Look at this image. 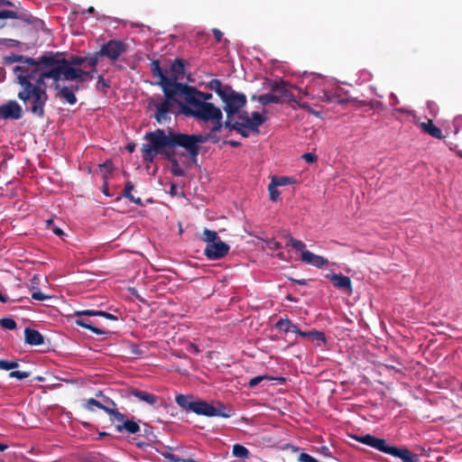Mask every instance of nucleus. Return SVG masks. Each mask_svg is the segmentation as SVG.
Returning <instances> with one entry per match:
<instances>
[{
    "instance_id": "nucleus-24",
    "label": "nucleus",
    "mask_w": 462,
    "mask_h": 462,
    "mask_svg": "<svg viewBox=\"0 0 462 462\" xmlns=\"http://www.w3.org/2000/svg\"><path fill=\"white\" fill-rule=\"evenodd\" d=\"M253 100H257L263 106H267L270 104H280L282 101L274 95L273 93L263 94L260 96H253Z\"/></svg>"
},
{
    "instance_id": "nucleus-21",
    "label": "nucleus",
    "mask_w": 462,
    "mask_h": 462,
    "mask_svg": "<svg viewBox=\"0 0 462 462\" xmlns=\"http://www.w3.org/2000/svg\"><path fill=\"white\" fill-rule=\"evenodd\" d=\"M185 73L184 61L181 59H175L171 66V76L168 78H176V82L182 79Z\"/></svg>"
},
{
    "instance_id": "nucleus-45",
    "label": "nucleus",
    "mask_w": 462,
    "mask_h": 462,
    "mask_svg": "<svg viewBox=\"0 0 462 462\" xmlns=\"http://www.w3.org/2000/svg\"><path fill=\"white\" fill-rule=\"evenodd\" d=\"M454 134H457L462 129V115L457 116L453 120Z\"/></svg>"
},
{
    "instance_id": "nucleus-4",
    "label": "nucleus",
    "mask_w": 462,
    "mask_h": 462,
    "mask_svg": "<svg viewBox=\"0 0 462 462\" xmlns=\"http://www.w3.org/2000/svg\"><path fill=\"white\" fill-rule=\"evenodd\" d=\"M20 85L22 90L17 96L25 105L26 110L38 118H43L45 116L44 106L48 100V94L42 88L44 84H32L21 77Z\"/></svg>"
},
{
    "instance_id": "nucleus-25",
    "label": "nucleus",
    "mask_w": 462,
    "mask_h": 462,
    "mask_svg": "<svg viewBox=\"0 0 462 462\" xmlns=\"http://www.w3.org/2000/svg\"><path fill=\"white\" fill-rule=\"evenodd\" d=\"M276 327L285 333L293 332L299 334L300 336V333H302V331L298 329L297 327L289 319L279 320L276 324Z\"/></svg>"
},
{
    "instance_id": "nucleus-5",
    "label": "nucleus",
    "mask_w": 462,
    "mask_h": 462,
    "mask_svg": "<svg viewBox=\"0 0 462 462\" xmlns=\"http://www.w3.org/2000/svg\"><path fill=\"white\" fill-rule=\"evenodd\" d=\"M162 91L164 98L162 102L154 104V107L156 108L154 118L159 124H163L170 120L169 114L173 112L172 107L174 105L179 106L181 114L183 106H187L184 99L182 84L171 85V87L165 86Z\"/></svg>"
},
{
    "instance_id": "nucleus-57",
    "label": "nucleus",
    "mask_w": 462,
    "mask_h": 462,
    "mask_svg": "<svg viewBox=\"0 0 462 462\" xmlns=\"http://www.w3.org/2000/svg\"><path fill=\"white\" fill-rule=\"evenodd\" d=\"M224 143L228 144V145H230L231 147H234V148L240 147L242 145L240 142L234 141V140L225 141Z\"/></svg>"
},
{
    "instance_id": "nucleus-30",
    "label": "nucleus",
    "mask_w": 462,
    "mask_h": 462,
    "mask_svg": "<svg viewBox=\"0 0 462 462\" xmlns=\"http://www.w3.org/2000/svg\"><path fill=\"white\" fill-rule=\"evenodd\" d=\"M116 430L118 431H122L123 430H125L130 433H136L139 431L140 427L136 422L127 420L124 421L123 424L117 425Z\"/></svg>"
},
{
    "instance_id": "nucleus-42",
    "label": "nucleus",
    "mask_w": 462,
    "mask_h": 462,
    "mask_svg": "<svg viewBox=\"0 0 462 462\" xmlns=\"http://www.w3.org/2000/svg\"><path fill=\"white\" fill-rule=\"evenodd\" d=\"M0 324L3 328L7 329H14L16 328L15 321L9 318L0 319Z\"/></svg>"
},
{
    "instance_id": "nucleus-33",
    "label": "nucleus",
    "mask_w": 462,
    "mask_h": 462,
    "mask_svg": "<svg viewBox=\"0 0 462 462\" xmlns=\"http://www.w3.org/2000/svg\"><path fill=\"white\" fill-rule=\"evenodd\" d=\"M76 315L77 316H81V315H86V316H102V317H105V318L112 319V320H116L117 319L116 316H114V315H112L110 313H107V312H104V311H94V310L77 311Z\"/></svg>"
},
{
    "instance_id": "nucleus-20",
    "label": "nucleus",
    "mask_w": 462,
    "mask_h": 462,
    "mask_svg": "<svg viewBox=\"0 0 462 462\" xmlns=\"http://www.w3.org/2000/svg\"><path fill=\"white\" fill-rule=\"evenodd\" d=\"M326 277L332 282L333 286L339 289H351V280L348 276L341 273L327 274Z\"/></svg>"
},
{
    "instance_id": "nucleus-58",
    "label": "nucleus",
    "mask_w": 462,
    "mask_h": 462,
    "mask_svg": "<svg viewBox=\"0 0 462 462\" xmlns=\"http://www.w3.org/2000/svg\"><path fill=\"white\" fill-rule=\"evenodd\" d=\"M94 73L92 71V69L90 71H86L84 70V73H82V79H79L80 80H84V77L88 79H94Z\"/></svg>"
},
{
    "instance_id": "nucleus-35",
    "label": "nucleus",
    "mask_w": 462,
    "mask_h": 462,
    "mask_svg": "<svg viewBox=\"0 0 462 462\" xmlns=\"http://www.w3.org/2000/svg\"><path fill=\"white\" fill-rule=\"evenodd\" d=\"M32 298L36 300H51L52 303H56L58 301L57 297H55L53 295L43 293L41 291H35L32 294Z\"/></svg>"
},
{
    "instance_id": "nucleus-41",
    "label": "nucleus",
    "mask_w": 462,
    "mask_h": 462,
    "mask_svg": "<svg viewBox=\"0 0 462 462\" xmlns=\"http://www.w3.org/2000/svg\"><path fill=\"white\" fill-rule=\"evenodd\" d=\"M76 323H77L79 326H81V327H84V328H86L90 329L91 331H93V332H94V333H96V334L103 335V334H105V333H106L105 331H103V330H101V329H99V328H96V327H94V326H92V325H90V324H88V323H86L85 321H83V320H81V319L77 320V321H76Z\"/></svg>"
},
{
    "instance_id": "nucleus-19",
    "label": "nucleus",
    "mask_w": 462,
    "mask_h": 462,
    "mask_svg": "<svg viewBox=\"0 0 462 462\" xmlns=\"http://www.w3.org/2000/svg\"><path fill=\"white\" fill-rule=\"evenodd\" d=\"M14 72L17 77L19 84L21 77H23L25 79H27L28 82H32V80L36 82V79L40 76V70H36V67L29 70L24 69L23 67L16 66L14 69Z\"/></svg>"
},
{
    "instance_id": "nucleus-18",
    "label": "nucleus",
    "mask_w": 462,
    "mask_h": 462,
    "mask_svg": "<svg viewBox=\"0 0 462 462\" xmlns=\"http://www.w3.org/2000/svg\"><path fill=\"white\" fill-rule=\"evenodd\" d=\"M421 131L436 139L442 140L445 138L442 131L439 127L436 126L431 119H428L427 122H421L420 124Z\"/></svg>"
},
{
    "instance_id": "nucleus-64",
    "label": "nucleus",
    "mask_w": 462,
    "mask_h": 462,
    "mask_svg": "<svg viewBox=\"0 0 462 462\" xmlns=\"http://www.w3.org/2000/svg\"><path fill=\"white\" fill-rule=\"evenodd\" d=\"M166 457L172 461H180V460L179 457H176L174 455H171V454H168Z\"/></svg>"
},
{
    "instance_id": "nucleus-60",
    "label": "nucleus",
    "mask_w": 462,
    "mask_h": 462,
    "mask_svg": "<svg viewBox=\"0 0 462 462\" xmlns=\"http://www.w3.org/2000/svg\"><path fill=\"white\" fill-rule=\"evenodd\" d=\"M41 277L39 276H33L32 279V289H35V287L37 285H39V281H40Z\"/></svg>"
},
{
    "instance_id": "nucleus-26",
    "label": "nucleus",
    "mask_w": 462,
    "mask_h": 462,
    "mask_svg": "<svg viewBox=\"0 0 462 462\" xmlns=\"http://www.w3.org/2000/svg\"><path fill=\"white\" fill-rule=\"evenodd\" d=\"M223 128L228 130L229 132L235 131L240 134V132H243L239 125L235 120V115L226 114V120L223 122Z\"/></svg>"
},
{
    "instance_id": "nucleus-34",
    "label": "nucleus",
    "mask_w": 462,
    "mask_h": 462,
    "mask_svg": "<svg viewBox=\"0 0 462 462\" xmlns=\"http://www.w3.org/2000/svg\"><path fill=\"white\" fill-rule=\"evenodd\" d=\"M233 455L237 458L246 459L249 456V451L245 447L240 444H236L233 447Z\"/></svg>"
},
{
    "instance_id": "nucleus-16",
    "label": "nucleus",
    "mask_w": 462,
    "mask_h": 462,
    "mask_svg": "<svg viewBox=\"0 0 462 462\" xmlns=\"http://www.w3.org/2000/svg\"><path fill=\"white\" fill-rule=\"evenodd\" d=\"M300 260L302 263L315 266L317 268H322L328 263L327 258L321 255L315 254L310 251L303 252L302 254L300 255Z\"/></svg>"
},
{
    "instance_id": "nucleus-40",
    "label": "nucleus",
    "mask_w": 462,
    "mask_h": 462,
    "mask_svg": "<svg viewBox=\"0 0 462 462\" xmlns=\"http://www.w3.org/2000/svg\"><path fill=\"white\" fill-rule=\"evenodd\" d=\"M300 336L303 337H311L312 339L321 340V341L325 342L324 335L321 332L317 331V330H313L311 332H302V333H300Z\"/></svg>"
},
{
    "instance_id": "nucleus-53",
    "label": "nucleus",
    "mask_w": 462,
    "mask_h": 462,
    "mask_svg": "<svg viewBox=\"0 0 462 462\" xmlns=\"http://www.w3.org/2000/svg\"><path fill=\"white\" fill-rule=\"evenodd\" d=\"M10 377H15L17 379H24L29 376V374L26 372L14 371L10 373Z\"/></svg>"
},
{
    "instance_id": "nucleus-56",
    "label": "nucleus",
    "mask_w": 462,
    "mask_h": 462,
    "mask_svg": "<svg viewBox=\"0 0 462 462\" xmlns=\"http://www.w3.org/2000/svg\"><path fill=\"white\" fill-rule=\"evenodd\" d=\"M213 34L217 42H220L223 33L218 29H213Z\"/></svg>"
},
{
    "instance_id": "nucleus-52",
    "label": "nucleus",
    "mask_w": 462,
    "mask_h": 462,
    "mask_svg": "<svg viewBox=\"0 0 462 462\" xmlns=\"http://www.w3.org/2000/svg\"><path fill=\"white\" fill-rule=\"evenodd\" d=\"M21 298L22 297L16 296V295H14V296H11V297H7L5 294H3L2 291H0V301H2V302H6L8 300H10V301H16V300H20Z\"/></svg>"
},
{
    "instance_id": "nucleus-37",
    "label": "nucleus",
    "mask_w": 462,
    "mask_h": 462,
    "mask_svg": "<svg viewBox=\"0 0 462 462\" xmlns=\"http://www.w3.org/2000/svg\"><path fill=\"white\" fill-rule=\"evenodd\" d=\"M203 241L207 243V245H209L210 243H214L220 239V237L217 236L216 231H212L209 229L205 228L203 231Z\"/></svg>"
},
{
    "instance_id": "nucleus-22",
    "label": "nucleus",
    "mask_w": 462,
    "mask_h": 462,
    "mask_svg": "<svg viewBox=\"0 0 462 462\" xmlns=\"http://www.w3.org/2000/svg\"><path fill=\"white\" fill-rule=\"evenodd\" d=\"M24 335L25 342L29 345L39 346L43 343V337L37 330L26 328Z\"/></svg>"
},
{
    "instance_id": "nucleus-49",
    "label": "nucleus",
    "mask_w": 462,
    "mask_h": 462,
    "mask_svg": "<svg viewBox=\"0 0 462 462\" xmlns=\"http://www.w3.org/2000/svg\"><path fill=\"white\" fill-rule=\"evenodd\" d=\"M302 159L308 163H313L317 162L318 156L313 152H306L302 155Z\"/></svg>"
},
{
    "instance_id": "nucleus-51",
    "label": "nucleus",
    "mask_w": 462,
    "mask_h": 462,
    "mask_svg": "<svg viewBox=\"0 0 462 462\" xmlns=\"http://www.w3.org/2000/svg\"><path fill=\"white\" fill-rule=\"evenodd\" d=\"M97 88H108L109 83L106 79H104L103 76H98L97 82Z\"/></svg>"
},
{
    "instance_id": "nucleus-2",
    "label": "nucleus",
    "mask_w": 462,
    "mask_h": 462,
    "mask_svg": "<svg viewBox=\"0 0 462 462\" xmlns=\"http://www.w3.org/2000/svg\"><path fill=\"white\" fill-rule=\"evenodd\" d=\"M47 65L52 66L51 69L46 71L43 76L51 77L55 83V88H59V81L64 80H76L82 79L84 70L81 69L74 68L73 66H80L85 63V57L71 56L69 60L62 58L61 53H53V58H44L42 60Z\"/></svg>"
},
{
    "instance_id": "nucleus-61",
    "label": "nucleus",
    "mask_w": 462,
    "mask_h": 462,
    "mask_svg": "<svg viewBox=\"0 0 462 462\" xmlns=\"http://www.w3.org/2000/svg\"><path fill=\"white\" fill-rule=\"evenodd\" d=\"M125 148H126V150H127L130 153H132V152H134V149H135V143H128V144L126 145V147H125Z\"/></svg>"
},
{
    "instance_id": "nucleus-55",
    "label": "nucleus",
    "mask_w": 462,
    "mask_h": 462,
    "mask_svg": "<svg viewBox=\"0 0 462 462\" xmlns=\"http://www.w3.org/2000/svg\"><path fill=\"white\" fill-rule=\"evenodd\" d=\"M299 461L300 462H318L314 457H312L311 456H310L306 453H301L300 455Z\"/></svg>"
},
{
    "instance_id": "nucleus-7",
    "label": "nucleus",
    "mask_w": 462,
    "mask_h": 462,
    "mask_svg": "<svg viewBox=\"0 0 462 462\" xmlns=\"http://www.w3.org/2000/svg\"><path fill=\"white\" fill-rule=\"evenodd\" d=\"M356 439L361 443L373 447L382 452L401 458L403 462H418L417 455L412 454L405 448H396L388 446L383 439H378L372 435L356 437Z\"/></svg>"
},
{
    "instance_id": "nucleus-29",
    "label": "nucleus",
    "mask_w": 462,
    "mask_h": 462,
    "mask_svg": "<svg viewBox=\"0 0 462 462\" xmlns=\"http://www.w3.org/2000/svg\"><path fill=\"white\" fill-rule=\"evenodd\" d=\"M131 393L140 399L141 401H143L150 405H153L156 401L157 397L153 394L148 393L146 392L139 391V390H132Z\"/></svg>"
},
{
    "instance_id": "nucleus-48",
    "label": "nucleus",
    "mask_w": 462,
    "mask_h": 462,
    "mask_svg": "<svg viewBox=\"0 0 462 462\" xmlns=\"http://www.w3.org/2000/svg\"><path fill=\"white\" fill-rule=\"evenodd\" d=\"M92 406H96L99 409H102L104 411H106V409H108L107 407L104 406L103 404H101L99 402L96 401L95 399H89L88 401V403H87V408L88 410H91L92 409Z\"/></svg>"
},
{
    "instance_id": "nucleus-43",
    "label": "nucleus",
    "mask_w": 462,
    "mask_h": 462,
    "mask_svg": "<svg viewBox=\"0 0 462 462\" xmlns=\"http://www.w3.org/2000/svg\"><path fill=\"white\" fill-rule=\"evenodd\" d=\"M6 18H12V19H18L19 15L14 11L11 10H2L0 11V19H6Z\"/></svg>"
},
{
    "instance_id": "nucleus-11",
    "label": "nucleus",
    "mask_w": 462,
    "mask_h": 462,
    "mask_svg": "<svg viewBox=\"0 0 462 462\" xmlns=\"http://www.w3.org/2000/svg\"><path fill=\"white\" fill-rule=\"evenodd\" d=\"M219 115L215 117L211 118H204V117H195L198 120L203 121V122H212L213 125L211 129L209 130L208 135H202V134H195L196 136H200L204 138L205 140L203 143L207 142L208 140L212 141V143H217L220 141L219 136L217 135V133H219L223 129V113L220 110Z\"/></svg>"
},
{
    "instance_id": "nucleus-27",
    "label": "nucleus",
    "mask_w": 462,
    "mask_h": 462,
    "mask_svg": "<svg viewBox=\"0 0 462 462\" xmlns=\"http://www.w3.org/2000/svg\"><path fill=\"white\" fill-rule=\"evenodd\" d=\"M134 184L131 181H127L123 189L122 196L128 199L130 201L134 202L136 205H143L142 199L140 198H135L132 191L134 190Z\"/></svg>"
},
{
    "instance_id": "nucleus-54",
    "label": "nucleus",
    "mask_w": 462,
    "mask_h": 462,
    "mask_svg": "<svg viewBox=\"0 0 462 462\" xmlns=\"http://www.w3.org/2000/svg\"><path fill=\"white\" fill-rule=\"evenodd\" d=\"M4 43L7 47H19L22 45V43L19 41L14 40V39H5Z\"/></svg>"
},
{
    "instance_id": "nucleus-10",
    "label": "nucleus",
    "mask_w": 462,
    "mask_h": 462,
    "mask_svg": "<svg viewBox=\"0 0 462 462\" xmlns=\"http://www.w3.org/2000/svg\"><path fill=\"white\" fill-rule=\"evenodd\" d=\"M127 44L120 40H109L98 51V54L106 57L112 61H116L118 58L127 51Z\"/></svg>"
},
{
    "instance_id": "nucleus-50",
    "label": "nucleus",
    "mask_w": 462,
    "mask_h": 462,
    "mask_svg": "<svg viewBox=\"0 0 462 462\" xmlns=\"http://www.w3.org/2000/svg\"><path fill=\"white\" fill-rule=\"evenodd\" d=\"M5 59L8 63L22 62L24 59V56L13 54V55L7 56Z\"/></svg>"
},
{
    "instance_id": "nucleus-15",
    "label": "nucleus",
    "mask_w": 462,
    "mask_h": 462,
    "mask_svg": "<svg viewBox=\"0 0 462 462\" xmlns=\"http://www.w3.org/2000/svg\"><path fill=\"white\" fill-rule=\"evenodd\" d=\"M22 117V107L20 105L10 100L6 104L0 106V119H19Z\"/></svg>"
},
{
    "instance_id": "nucleus-8",
    "label": "nucleus",
    "mask_w": 462,
    "mask_h": 462,
    "mask_svg": "<svg viewBox=\"0 0 462 462\" xmlns=\"http://www.w3.org/2000/svg\"><path fill=\"white\" fill-rule=\"evenodd\" d=\"M236 115V123L243 131L240 132V135L244 138L249 137L251 133L258 134L260 133L259 127L266 120L259 112H253L251 116H249L246 111L239 112Z\"/></svg>"
},
{
    "instance_id": "nucleus-28",
    "label": "nucleus",
    "mask_w": 462,
    "mask_h": 462,
    "mask_svg": "<svg viewBox=\"0 0 462 462\" xmlns=\"http://www.w3.org/2000/svg\"><path fill=\"white\" fill-rule=\"evenodd\" d=\"M59 94L58 96L60 98H64L69 105H74L77 102V97L74 92L69 88L68 87L60 88L59 87Z\"/></svg>"
},
{
    "instance_id": "nucleus-31",
    "label": "nucleus",
    "mask_w": 462,
    "mask_h": 462,
    "mask_svg": "<svg viewBox=\"0 0 462 462\" xmlns=\"http://www.w3.org/2000/svg\"><path fill=\"white\" fill-rule=\"evenodd\" d=\"M286 246H291L293 249L300 252V255L302 254L303 252L308 251L306 249V245L302 241L295 239L291 236L287 237Z\"/></svg>"
},
{
    "instance_id": "nucleus-17",
    "label": "nucleus",
    "mask_w": 462,
    "mask_h": 462,
    "mask_svg": "<svg viewBox=\"0 0 462 462\" xmlns=\"http://www.w3.org/2000/svg\"><path fill=\"white\" fill-rule=\"evenodd\" d=\"M271 90L281 100L282 97H286L289 100H295L294 95L286 88V82L283 80L273 81L270 85Z\"/></svg>"
},
{
    "instance_id": "nucleus-38",
    "label": "nucleus",
    "mask_w": 462,
    "mask_h": 462,
    "mask_svg": "<svg viewBox=\"0 0 462 462\" xmlns=\"http://www.w3.org/2000/svg\"><path fill=\"white\" fill-rule=\"evenodd\" d=\"M269 198L273 202H276L279 199L281 192L278 190V187L274 181H272L268 185Z\"/></svg>"
},
{
    "instance_id": "nucleus-3",
    "label": "nucleus",
    "mask_w": 462,
    "mask_h": 462,
    "mask_svg": "<svg viewBox=\"0 0 462 462\" xmlns=\"http://www.w3.org/2000/svg\"><path fill=\"white\" fill-rule=\"evenodd\" d=\"M184 99L187 106H183L182 114L192 117L211 118L217 116L220 108L213 103L208 102L212 94L198 90L195 87L182 83Z\"/></svg>"
},
{
    "instance_id": "nucleus-14",
    "label": "nucleus",
    "mask_w": 462,
    "mask_h": 462,
    "mask_svg": "<svg viewBox=\"0 0 462 462\" xmlns=\"http://www.w3.org/2000/svg\"><path fill=\"white\" fill-rule=\"evenodd\" d=\"M151 72L153 77L158 78V84L163 88L165 86L171 87V85H179L180 82H176V78H168L167 71L162 69L160 66L158 60H153L151 62Z\"/></svg>"
},
{
    "instance_id": "nucleus-12",
    "label": "nucleus",
    "mask_w": 462,
    "mask_h": 462,
    "mask_svg": "<svg viewBox=\"0 0 462 462\" xmlns=\"http://www.w3.org/2000/svg\"><path fill=\"white\" fill-rule=\"evenodd\" d=\"M44 58H53V52H49L45 55H42L38 60H34L30 57H24L23 60L22 62L27 63L29 65H32L33 67H36V70H40V76L36 79V83L38 84H44V80L46 79H51V77H44L43 74L51 69L52 66L47 65L42 60Z\"/></svg>"
},
{
    "instance_id": "nucleus-36",
    "label": "nucleus",
    "mask_w": 462,
    "mask_h": 462,
    "mask_svg": "<svg viewBox=\"0 0 462 462\" xmlns=\"http://www.w3.org/2000/svg\"><path fill=\"white\" fill-rule=\"evenodd\" d=\"M272 181H274L275 185L277 187H282L289 184H292L295 182L294 179L291 177H286V176H273L271 179Z\"/></svg>"
},
{
    "instance_id": "nucleus-9",
    "label": "nucleus",
    "mask_w": 462,
    "mask_h": 462,
    "mask_svg": "<svg viewBox=\"0 0 462 462\" xmlns=\"http://www.w3.org/2000/svg\"><path fill=\"white\" fill-rule=\"evenodd\" d=\"M224 103V111L228 115H236L240 109L246 105V96L243 93H238L232 88L227 89V92L222 97Z\"/></svg>"
},
{
    "instance_id": "nucleus-13",
    "label": "nucleus",
    "mask_w": 462,
    "mask_h": 462,
    "mask_svg": "<svg viewBox=\"0 0 462 462\" xmlns=\"http://www.w3.org/2000/svg\"><path fill=\"white\" fill-rule=\"evenodd\" d=\"M229 245L221 239L207 245L204 249V254L210 260H217L227 254Z\"/></svg>"
},
{
    "instance_id": "nucleus-39",
    "label": "nucleus",
    "mask_w": 462,
    "mask_h": 462,
    "mask_svg": "<svg viewBox=\"0 0 462 462\" xmlns=\"http://www.w3.org/2000/svg\"><path fill=\"white\" fill-rule=\"evenodd\" d=\"M99 167L101 171H104V180H106L108 178V175L111 174L114 171V164L110 160H106L104 163L99 164Z\"/></svg>"
},
{
    "instance_id": "nucleus-6",
    "label": "nucleus",
    "mask_w": 462,
    "mask_h": 462,
    "mask_svg": "<svg viewBox=\"0 0 462 462\" xmlns=\"http://www.w3.org/2000/svg\"><path fill=\"white\" fill-rule=\"evenodd\" d=\"M176 402L187 411H192L199 415L208 417L220 416L223 418L230 417V409H226L221 402L209 404L203 401L190 402L185 395L180 394L176 396Z\"/></svg>"
},
{
    "instance_id": "nucleus-59",
    "label": "nucleus",
    "mask_w": 462,
    "mask_h": 462,
    "mask_svg": "<svg viewBox=\"0 0 462 462\" xmlns=\"http://www.w3.org/2000/svg\"><path fill=\"white\" fill-rule=\"evenodd\" d=\"M368 105L372 107V108H380L383 106V103L380 102V101H371L368 103Z\"/></svg>"
},
{
    "instance_id": "nucleus-47",
    "label": "nucleus",
    "mask_w": 462,
    "mask_h": 462,
    "mask_svg": "<svg viewBox=\"0 0 462 462\" xmlns=\"http://www.w3.org/2000/svg\"><path fill=\"white\" fill-rule=\"evenodd\" d=\"M273 377H269V376H266V375H263V376H256L253 379L250 380L249 382V385L250 387H254L255 385H257L258 383H260L263 380H273Z\"/></svg>"
},
{
    "instance_id": "nucleus-63",
    "label": "nucleus",
    "mask_w": 462,
    "mask_h": 462,
    "mask_svg": "<svg viewBox=\"0 0 462 462\" xmlns=\"http://www.w3.org/2000/svg\"><path fill=\"white\" fill-rule=\"evenodd\" d=\"M6 5V6H13L14 4L8 0H2L0 1V5Z\"/></svg>"
},
{
    "instance_id": "nucleus-62",
    "label": "nucleus",
    "mask_w": 462,
    "mask_h": 462,
    "mask_svg": "<svg viewBox=\"0 0 462 462\" xmlns=\"http://www.w3.org/2000/svg\"><path fill=\"white\" fill-rule=\"evenodd\" d=\"M53 233L57 236H61L63 235V231L60 228V227H54L52 229Z\"/></svg>"
},
{
    "instance_id": "nucleus-44",
    "label": "nucleus",
    "mask_w": 462,
    "mask_h": 462,
    "mask_svg": "<svg viewBox=\"0 0 462 462\" xmlns=\"http://www.w3.org/2000/svg\"><path fill=\"white\" fill-rule=\"evenodd\" d=\"M18 367V364L16 362H9L5 360H0V369L3 370H11Z\"/></svg>"
},
{
    "instance_id": "nucleus-46",
    "label": "nucleus",
    "mask_w": 462,
    "mask_h": 462,
    "mask_svg": "<svg viewBox=\"0 0 462 462\" xmlns=\"http://www.w3.org/2000/svg\"><path fill=\"white\" fill-rule=\"evenodd\" d=\"M106 411L111 415H113L118 421H121L124 423L125 420V415L121 412H119L117 410L114 409H106Z\"/></svg>"
},
{
    "instance_id": "nucleus-23",
    "label": "nucleus",
    "mask_w": 462,
    "mask_h": 462,
    "mask_svg": "<svg viewBox=\"0 0 462 462\" xmlns=\"http://www.w3.org/2000/svg\"><path fill=\"white\" fill-rule=\"evenodd\" d=\"M208 88L210 90L216 92L221 99L222 97L227 92V89L231 88V86L223 85L219 79H214L208 83Z\"/></svg>"
},
{
    "instance_id": "nucleus-32",
    "label": "nucleus",
    "mask_w": 462,
    "mask_h": 462,
    "mask_svg": "<svg viewBox=\"0 0 462 462\" xmlns=\"http://www.w3.org/2000/svg\"><path fill=\"white\" fill-rule=\"evenodd\" d=\"M100 57H102V54H98V51H96L88 56H86V66L90 67L93 72H97V66Z\"/></svg>"
},
{
    "instance_id": "nucleus-1",
    "label": "nucleus",
    "mask_w": 462,
    "mask_h": 462,
    "mask_svg": "<svg viewBox=\"0 0 462 462\" xmlns=\"http://www.w3.org/2000/svg\"><path fill=\"white\" fill-rule=\"evenodd\" d=\"M142 144L141 152L143 161L152 163L157 155H162L171 163V172L176 177H183L185 171L180 167L179 158L189 159L192 163H197L200 150V143L204 138L173 131L172 129L157 128L147 132Z\"/></svg>"
}]
</instances>
